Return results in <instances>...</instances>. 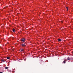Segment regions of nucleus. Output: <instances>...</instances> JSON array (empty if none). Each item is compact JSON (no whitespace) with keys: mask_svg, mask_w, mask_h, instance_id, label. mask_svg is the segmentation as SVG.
Wrapping results in <instances>:
<instances>
[{"mask_svg":"<svg viewBox=\"0 0 73 73\" xmlns=\"http://www.w3.org/2000/svg\"><path fill=\"white\" fill-rule=\"evenodd\" d=\"M21 45L23 47H24V46H25L26 45H25V43H21Z\"/></svg>","mask_w":73,"mask_h":73,"instance_id":"1","label":"nucleus"},{"mask_svg":"<svg viewBox=\"0 0 73 73\" xmlns=\"http://www.w3.org/2000/svg\"><path fill=\"white\" fill-rule=\"evenodd\" d=\"M21 41L24 42L25 41V39L24 38H23L21 39Z\"/></svg>","mask_w":73,"mask_h":73,"instance_id":"2","label":"nucleus"},{"mask_svg":"<svg viewBox=\"0 0 73 73\" xmlns=\"http://www.w3.org/2000/svg\"><path fill=\"white\" fill-rule=\"evenodd\" d=\"M15 31H16V30H15V29H13V32H15Z\"/></svg>","mask_w":73,"mask_h":73,"instance_id":"3","label":"nucleus"},{"mask_svg":"<svg viewBox=\"0 0 73 73\" xmlns=\"http://www.w3.org/2000/svg\"><path fill=\"white\" fill-rule=\"evenodd\" d=\"M67 60H71V59H70V58L68 57V58H67Z\"/></svg>","mask_w":73,"mask_h":73,"instance_id":"4","label":"nucleus"},{"mask_svg":"<svg viewBox=\"0 0 73 73\" xmlns=\"http://www.w3.org/2000/svg\"><path fill=\"white\" fill-rule=\"evenodd\" d=\"M66 60H64L63 61V62L64 64H65V63H66Z\"/></svg>","mask_w":73,"mask_h":73,"instance_id":"5","label":"nucleus"},{"mask_svg":"<svg viewBox=\"0 0 73 73\" xmlns=\"http://www.w3.org/2000/svg\"><path fill=\"white\" fill-rule=\"evenodd\" d=\"M58 40L59 41H61V39H58Z\"/></svg>","mask_w":73,"mask_h":73,"instance_id":"6","label":"nucleus"},{"mask_svg":"<svg viewBox=\"0 0 73 73\" xmlns=\"http://www.w3.org/2000/svg\"><path fill=\"white\" fill-rule=\"evenodd\" d=\"M20 50L21 51H22V52H23V51H24V49H20Z\"/></svg>","mask_w":73,"mask_h":73,"instance_id":"7","label":"nucleus"},{"mask_svg":"<svg viewBox=\"0 0 73 73\" xmlns=\"http://www.w3.org/2000/svg\"><path fill=\"white\" fill-rule=\"evenodd\" d=\"M1 61H3V62H5V61L4 60H3V59H1Z\"/></svg>","mask_w":73,"mask_h":73,"instance_id":"8","label":"nucleus"},{"mask_svg":"<svg viewBox=\"0 0 73 73\" xmlns=\"http://www.w3.org/2000/svg\"><path fill=\"white\" fill-rule=\"evenodd\" d=\"M7 59H9V58H10V57H7Z\"/></svg>","mask_w":73,"mask_h":73,"instance_id":"9","label":"nucleus"},{"mask_svg":"<svg viewBox=\"0 0 73 73\" xmlns=\"http://www.w3.org/2000/svg\"><path fill=\"white\" fill-rule=\"evenodd\" d=\"M8 68V67H5V69H7Z\"/></svg>","mask_w":73,"mask_h":73,"instance_id":"10","label":"nucleus"},{"mask_svg":"<svg viewBox=\"0 0 73 73\" xmlns=\"http://www.w3.org/2000/svg\"><path fill=\"white\" fill-rule=\"evenodd\" d=\"M66 7V8L67 9V11H68V7Z\"/></svg>","mask_w":73,"mask_h":73,"instance_id":"11","label":"nucleus"},{"mask_svg":"<svg viewBox=\"0 0 73 73\" xmlns=\"http://www.w3.org/2000/svg\"><path fill=\"white\" fill-rule=\"evenodd\" d=\"M0 73H3V72H0Z\"/></svg>","mask_w":73,"mask_h":73,"instance_id":"12","label":"nucleus"},{"mask_svg":"<svg viewBox=\"0 0 73 73\" xmlns=\"http://www.w3.org/2000/svg\"><path fill=\"white\" fill-rule=\"evenodd\" d=\"M63 22H62V21H61V22L62 23H63Z\"/></svg>","mask_w":73,"mask_h":73,"instance_id":"13","label":"nucleus"}]
</instances>
